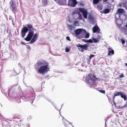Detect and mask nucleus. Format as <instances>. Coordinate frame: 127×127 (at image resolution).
<instances>
[{
	"label": "nucleus",
	"mask_w": 127,
	"mask_h": 127,
	"mask_svg": "<svg viewBox=\"0 0 127 127\" xmlns=\"http://www.w3.org/2000/svg\"><path fill=\"white\" fill-rule=\"evenodd\" d=\"M47 100L50 102L55 107L56 109V107L54 105V104H53V102L51 101V100L50 99H49L48 98H45Z\"/></svg>",
	"instance_id": "bb28decb"
},
{
	"label": "nucleus",
	"mask_w": 127,
	"mask_h": 127,
	"mask_svg": "<svg viewBox=\"0 0 127 127\" xmlns=\"http://www.w3.org/2000/svg\"><path fill=\"white\" fill-rule=\"evenodd\" d=\"M75 33L77 35L81 33L82 34H85L87 32L86 30L83 29H78L75 31Z\"/></svg>",
	"instance_id": "423d86ee"
},
{
	"label": "nucleus",
	"mask_w": 127,
	"mask_h": 127,
	"mask_svg": "<svg viewBox=\"0 0 127 127\" xmlns=\"http://www.w3.org/2000/svg\"><path fill=\"white\" fill-rule=\"evenodd\" d=\"M80 5L81 6H84V4L83 3H82V2L80 3Z\"/></svg>",
	"instance_id": "603ef678"
},
{
	"label": "nucleus",
	"mask_w": 127,
	"mask_h": 127,
	"mask_svg": "<svg viewBox=\"0 0 127 127\" xmlns=\"http://www.w3.org/2000/svg\"><path fill=\"white\" fill-rule=\"evenodd\" d=\"M100 34H98V35L97 36V38L99 40L101 38V36H102V34L101 33H99Z\"/></svg>",
	"instance_id": "473e14b6"
},
{
	"label": "nucleus",
	"mask_w": 127,
	"mask_h": 127,
	"mask_svg": "<svg viewBox=\"0 0 127 127\" xmlns=\"http://www.w3.org/2000/svg\"><path fill=\"white\" fill-rule=\"evenodd\" d=\"M10 8L12 12L15 14L17 9L16 4V1L13 0H11L10 2Z\"/></svg>",
	"instance_id": "20e7f679"
},
{
	"label": "nucleus",
	"mask_w": 127,
	"mask_h": 127,
	"mask_svg": "<svg viewBox=\"0 0 127 127\" xmlns=\"http://www.w3.org/2000/svg\"><path fill=\"white\" fill-rule=\"evenodd\" d=\"M49 64L47 62L44 65L41 66L38 70L37 72L39 74H43L47 73L49 70Z\"/></svg>",
	"instance_id": "f03ea898"
},
{
	"label": "nucleus",
	"mask_w": 127,
	"mask_h": 127,
	"mask_svg": "<svg viewBox=\"0 0 127 127\" xmlns=\"http://www.w3.org/2000/svg\"><path fill=\"white\" fill-rule=\"evenodd\" d=\"M56 1L58 4L60 5H64L65 3V2L64 0H55Z\"/></svg>",
	"instance_id": "a211bd4d"
},
{
	"label": "nucleus",
	"mask_w": 127,
	"mask_h": 127,
	"mask_svg": "<svg viewBox=\"0 0 127 127\" xmlns=\"http://www.w3.org/2000/svg\"><path fill=\"white\" fill-rule=\"evenodd\" d=\"M48 77V75H46L45 76V78H47Z\"/></svg>",
	"instance_id": "680f3d73"
},
{
	"label": "nucleus",
	"mask_w": 127,
	"mask_h": 127,
	"mask_svg": "<svg viewBox=\"0 0 127 127\" xmlns=\"http://www.w3.org/2000/svg\"><path fill=\"white\" fill-rule=\"evenodd\" d=\"M63 104H62V105H61V108H60V109L59 110H58V109H57V108H56V109L57 110H58L59 111H60L61 110V108L63 106Z\"/></svg>",
	"instance_id": "13d9d810"
},
{
	"label": "nucleus",
	"mask_w": 127,
	"mask_h": 127,
	"mask_svg": "<svg viewBox=\"0 0 127 127\" xmlns=\"http://www.w3.org/2000/svg\"><path fill=\"white\" fill-rule=\"evenodd\" d=\"M82 40L84 42H88L87 41L88 40H86V39H82Z\"/></svg>",
	"instance_id": "49530a36"
},
{
	"label": "nucleus",
	"mask_w": 127,
	"mask_h": 127,
	"mask_svg": "<svg viewBox=\"0 0 127 127\" xmlns=\"http://www.w3.org/2000/svg\"><path fill=\"white\" fill-rule=\"evenodd\" d=\"M77 3V2L76 0H69L68 6L72 7H74Z\"/></svg>",
	"instance_id": "9b49d317"
},
{
	"label": "nucleus",
	"mask_w": 127,
	"mask_h": 127,
	"mask_svg": "<svg viewBox=\"0 0 127 127\" xmlns=\"http://www.w3.org/2000/svg\"><path fill=\"white\" fill-rule=\"evenodd\" d=\"M119 76L120 78H122V77H124V76L123 74H122L121 75H119Z\"/></svg>",
	"instance_id": "09e8293b"
},
{
	"label": "nucleus",
	"mask_w": 127,
	"mask_h": 127,
	"mask_svg": "<svg viewBox=\"0 0 127 127\" xmlns=\"http://www.w3.org/2000/svg\"><path fill=\"white\" fill-rule=\"evenodd\" d=\"M97 8L100 10H101L102 8V6L101 5V4L99 3L98 4L97 6Z\"/></svg>",
	"instance_id": "5701e85b"
},
{
	"label": "nucleus",
	"mask_w": 127,
	"mask_h": 127,
	"mask_svg": "<svg viewBox=\"0 0 127 127\" xmlns=\"http://www.w3.org/2000/svg\"><path fill=\"white\" fill-rule=\"evenodd\" d=\"M108 55H112L114 54V51L111 48H108Z\"/></svg>",
	"instance_id": "f3484780"
},
{
	"label": "nucleus",
	"mask_w": 127,
	"mask_h": 127,
	"mask_svg": "<svg viewBox=\"0 0 127 127\" xmlns=\"http://www.w3.org/2000/svg\"><path fill=\"white\" fill-rule=\"evenodd\" d=\"M19 64V65H21V64H20V63H19V64Z\"/></svg>",
	"instance_id": "774afa93"
},
{
	"label": "nucleus",
	"mask_w": 127,
	"mask_h": 127,
	"mask_svg": "<svg viewBox=\"0 0 127 127\" xmlns=\"http://www.w3.org/2000/svg\"><path fill=\"white\" fill-rule=\"evenodd\" d=\"M68 25L69 29L71 30H73L74 29V27L72 26L71 25H69L68 24Z\"/></svg>",
	"instance_id": "c756f323"
},
{
	"label": "nucleus",
	"mask_w": 127,
	"mask_h": 127,
	"mask_svg": "<svg viewBox=\"0 0 127 127\" xmlns=\"http://www.w3.org/2000/svg\"><path fill=\"white\" fill-rule=\"evenodd\" d=\"M85 34V35L84 37V38H87L89 37L90 34L88 32L87 33H86L85 34H83V35L82 36L81 38H83V37L84 35Z\"/></svg>",
	"instance_id": "b1692460"
},
{
	"label": "nucleus",
	"mask_w": 127,
	"mask_h": 127,
	"mask_svg": "<svg viewBox=\"0 0 127 127\" xmlns=\"http://www.w3.org/2000/svg\"><path fill=\"white\" fill-rule=\"evenodd\" d=\"M21 44H23L24 45H25V43H24V42H23V41H22L21 42Z\"/></svg>",
	"instance_id": "bf43d9fd"
},
{
	"label": "nucleus",
	"mask_w": 127,
	"mask_h": 127,
	"mask_svg": "<svg viewBox=\"0 0 127 127\" xmlns=\"http://www.w3.org/2000/svg\"><path fill=\"white\" fill-rule=\"evenodd\" d=\"M29 30L28 28L26 27H24L23 28L21 32V36L22 37H24L26 33Z\"/></svg>",
	"instance_id": "1a4fd4ad"
},
{
	"label": "nucleus",
	"mask_w": 127,
	"mask_h": 127,
	"mask_svg": "<svg viewBox=\"0 0 127 127\" xmlns=\"http://www.w3.org/2000/svg\"><path fill=\"white\" fill-rule=\"evenodd\" d=\"M78 18H79V20H81L82 19V16L80 14H79Z\"/></svg>",
	"instance_id": "58836bf2"
},
{
	"label": "nucleus",
	"mask_w": 127,
	"mask_h": 127,
	"mask_svg": "<svg viewBox=\"0 0 127 127\" xmlns=\"http://www.w3.org/2000/svg\"><path fill=\"white\" fill-rule=\"evenodd\" d=\"M116 12L120 14V13H124L125 12V11L124 9H123L119 8L118 9Z\"/></svg>",
	"instance_id": "4be33fe9"
},
{
	"label": "nucleus",
	"mask_w": 127,
	"mask_h": 127,
	"mask_svg": "<svg viewBox=\"0 0 127 127\" xmlns=\"http://www.w3.org/2000/svg\"><path fill=\"white\" fill-rule=\"evenodd\" d=\"M6 55L8 57V58L10 57L12 55L10 53L7 52L6 53Z\"/></svg>",
	"instance_id": "e433bc0d"
},
{
	"label": "nucleus",
	"mask_w": 127,
	"mask_h": 127,
	"mask_svg": "<svg viewBox=\"0 0 127 127\" xmlns=\"http://www.w3.org/2000/svg\"><path fill=\"white\" fill-rule=\"evenodd\" d=\"M79 11L82 13L83 17L85 19L87 17L88 12L87 10L85 8H80L79 9Z\"/></svg>",
	"instance_id": "6e6552de"
},
{
	"label": "nucleus",
	"mask_w": 127,
	"mask_h": 127,
	"mask_svg": "<svg viewBox=\"0 0 127 127\" xmlns=\"http://www.w3.org/2000/svg\"><path fill=\"white\" fill-rule=\"evenodd\" d=\"M121 92H115L114 93V95L113 96V99L114 100V99L115 96L120 95Z\"/></svg>",
	"instance_id": "aec40b11"
},
{
	"label": "nucleus",
	"mask_w": 127,
	"mask_h": 127,
	"mask_svg": "<svg viewBox=\"0 0 127 127\" xmlns=\"http://www.w3.org/2000/svg\"><path fill=\"white\" fill-rule=\"evenodd\" d=\"M108 8L105 9L102 11L103 13L106 14L109 13L111 9L114 8L113 6L111 5V4H109L107 5Z\"/></svg>",
	"instance_id": "9d476101"
},
{
	"label": "nucleus",
	"mask_w": 127,
	"mask_h": 127,
	"mask_svg": "<svg viewBox=\"0 0 127 127\" xmlns=\"http://www.w3.org/2000/svg\"><path fill=\"white\" fill-rule=\"evenodd\" d=\"M88 19L89 21H90L91 20L94 19V17L91 15H89L88 17Z\"/></svg>",
	"instance_id": "a878e982"
},
{
	"label": "nucleus",
	"mask_w": 127,
	"mask_h": 127,
	"mask_svg": "<svg viewBox=\"0 0 127 127\" xmlns=\"http://www.w3.org/2000/svg\"><path fill=\"white\" fill-rule=\"evenodd\" d=\"M91 39L93 40V42H94L95 43H96L98 41V40L97 39L93 38H92Z\"/></svg>",
	"instance_id": "c85d7f7f"
},
{
	"label": "nucleus",
	"mask_w": 127,
	"mask_h": 127,
	"mask_svg": "<svg viewBox=\"0 0 127 127\" xmlns=\"http://www.w3.org/2000/svg\"><path fill=\"white\" fill-rule=\"evenodd\" d=\"M125 26V27L127 28V24Z\"/></svg>",
	"instance_id": "e2e57ef3"
},
{
	"label": "nucleus",
	"mask_w": 127,
	"mask_h": 127,
	"mask_svg": "<svg viewBox=\"0 0 127 127\" xmlns=\"http://www.w3.org/2000/svg\"><path fill=\"white\" fill-rule=\"evenodd\" d=\"M121 41L122 44L124 45V44L125 43V41L123 39H121Z\"/></svg>",
	"instance_id": "a19ab883"
},
{
	"label": "nucleus",
	"mask_w": 127,
	"mask_h": 127,
	"mask_svg": "<svg viewBox=\"0 0 127 127\" xmlns=\"http://www.w3.org/2000/svg\"><path fill=\"white\" fill-rule=\"evenodd\" d=\"M30 88V89L31 90H32V91H33V88L31 87H29Z\"/></svg>",
	"instance_id": "6e6d98bb"
},
{
	"label": "nucleus",
	"mask_w": 127,
	"mask_h": 127,
	"mask_svg": "<svg viewBox=\"0 0 127 127\" xmlns=\"http://www.w3.org/2000/svg\"><path fill=\"white\" fill-rule=\"evenodd\" d=\"M16 89V88L15 86H13L11 87L10 89V90H8V96L9 97H13L11 95L14 93L13 91H14Z\"/></svg>",
	"instance_id": "ddd939ff"
},
{
	"label": "nucleus",
	"mask_w": 127,
	"mask_h": 127,
	"mask_svg": "<svg viewBox=\"0 0 127 127\" xmlns=\"http://www.w3.org/2000/svg\"><path fill=\"white\" fill-rule=\"evenodd\" d=\"M12 24L13 25V26H14L15 24L14 22L13 21V20H12Z\"/></svg>",
	"instance_id": "4d7b16f0"
},
{
	"label": "nucleus",
	"mask_w": 127,
	"mask_h": 127,
	"mask_svg": "<svg viewBox=\"0 0 127 127\" xmlns=\"http://www.w3.org/2000/svg\"><path fill=\"white\" fill-rule=\"evenodd\" d=\"M47 100L50 102L55 107L56 109V107L54 105V104H53V102L51 101V100L50 99H49L48 98H45Z\"/></svg>",
	"instance_id": "cd10ccee"
},
{
	"label": "nucleus",
	"mask_w": 127,
	"mask_h": 127,
	"mask_svg": "<svg viewBox=\"0 0 127 127\" xmlns=\"http://www.w3.org/2000/svg\"><path fill=\"white\" fill-rule=\"evenodd\" d=\"M92 31L93 33H100V29L99 27L96 25L93 27Z\"/></svg>",
	"instance_id": "f8f14e48"
},
{
	"label": "nucleus",
	"mask_w": 127,
	"mask_h": 127,
	"mask_svg": "<svg viewBox=\"0 0 127 127\" xmlns=\"http://www.w3.org/2000/svg\"><path fill=\"white\" fill-rule=\"evenodd\" d=\"M90 61H91V59H87V63L88 64H89V63H90Z\"/></svg>",
	"instance_id": "de8ad7c7"
},
{
	"label": "nucleus",
	"mask_w": 127,
	"mask_h": 127,
	"mask_svg": "<svg viewBox=\"0 0 127 127\" xmlns=\"http://www.w3.org/2000/svg\"><path fill=\"white\" fill-rule=\"evenodd\" d=\"M18 89L20 91V92H22V91L21 89V88L20 86H19L18 87Z\"/></svg>",
	"instance_id": "a18cd8bd"
},
{
	"label": "nucleus",
	"mask_w": 127,
	"mask_h": 127,
	"mask_svg": "<svg viewBox=\"0 0 127 127\" xmlns=\"http://www.w3.org/2000/svg\"><path fill=\"white\" fill-rule=\"evenodd\" d=\"M120 14L116 12L115 14V16L116 18L115 22L116 23L117 22V20L118 19L120 18Z\"/></svg>",
	"instance_id": "412c9836"
},
{
	"label": "nucleus",
	"mask_w": 127,
	"mask_h": 127,
	"mask_svg": "<svg viewBox=\"0 0 127 127\" xmlns=\"http://www.w3.org/2000/svg\"><path fill=\"white\" fill-rule=\"evenodd\" d=\"M66 39H67V40H68L69 41H71V40H70V37L68 36H67L66 37Z\"/></svg>",
	"instance_id": "c03bdc74"
},
{
	"label": "nucleus",
	"mask_w": 127,
	"mask_h": 127,
	"mask_svg": "<svg viewBox=\"0 0 127 127\" xmlns=\"http://www.w3.org/2000/svg\"><path fill=\"white\" fill-rule=\"evenodd\" d=\"M34 31H29L27 37L24 38V39L27 41H30L33 36Z\"/></svg>",
	"instance_id": "0eeeda50"
},
{
	"label": "nucleus",
	"mask_w": 127,
	"mask_h": 127,
	"mask_svg": "<svg viewBox=\"0 0 127 127\" xmlns=\"http://www.w3.org/2000/svg\"><path fill=\"white\" fill-rule=\"evenodd\" d=\"M78 23V21H76L74 22V25H77Z\"/></svg>",
	"instance_id": "37998d69"
},
{
	"label": "nucleus",
	"mask_w": 127,
	"mask_h": 127,
	"mask_svg": "<svg viewBox=\"0 0 127 127\" xmlns=\"http://www.w3.org/2000/svg\"><path fill=\"white\" fill-rule=\"evenodd\" d=\"M125 65L126 66H127V63H125Z\"/></svg>",
	"instance_id": "0e129e2a"
},
{
	"label": "nucleus",
	"mask_w": 127,
	"mask_h": 127,
	"mask_svg": "<svg viewBox=\"0 0 127 127\" xmlns=\"http://www.w3.org/2000/svg\"><path fill=\"white\" fill-rule=\"evenodd\" d=\"M47 62L44 61L43 60H41L40 61L37 62L36 63V65L38 66H41L45 64Z\"/></svg>",
	"instance_id": "2eb2a0df"
},
{
	"label": "nucleus",
	"mask_w": 127,
	"mask_h": 127,
	"mask_svg": "<svg viewBox=\"0 0 127 127\" xmlns=\"http://www.w3.org/2000/svg\"><path fill=\"white\" fill-rule=\"evenodd\" d=\"M38 34L37 32L33 35V37L29 43L32 44L35 42L37 37Z\"/></svg>",
	"instance_id": "4468645a"
},
{
	"label": "nucleus",
	"mask_w": 127,
	"mask_h": 127,
	"mask_svg": "<svg viewBox=\"0 0 127 127\" xmlns=\"http://www.w3.org/2000/svg\"><path fill=\"white\" fill-rule=\"evenodd\" d=\"M26 26L28 28L29 31H35V29L33 28V26L32 25L28 24Z\"/></svg>",
	"instance_id": "6ab92c4d"
},
{
	"label": "nucleus",
	"mask_w": 127,
	"mask_h": 127,
	"mask_svg": "<svg viewBox=\"0 0 127 127\" xmlns=\"http://www.w3.org/2000/svg\"><path fill=\"white\" fill-rule=\"evenodd\" d=\"M26 47L27 49H30V47L28 45H26Z\"/></svg>",
	"instance_id": "864d4df0"
},
{
	"label": "nucleus",
	"mask_w": 127,
	"mask_h": 127,
	"mask_svg": "<svg viewBox=\"0 0 127 127\" xmlns=\"http://www.w3.org/2000/svg\"><path fill=\"white\" fill-rule=\"evenodd\" d=\"M125 15L127 17V13H126L125 14Z\"/></svg>",
	"instance_id": "052dcab7"
},
{
	"label": "nucleus",
	"mask_w": 127,
	"mask_h": 127,
	"mask_svg": "<svg viewBox=\"0 0 127 127\" xmlns=\"http://www.w3.org/2000/svg\"><path fill=\"white\" fill-rule=\"evenodd\" d=\"M70 51V49L67 47H66L65 49V51L67 52H68Z\"/></svg>",
	"instance_id": "ea45409f"
},
{
	"label": "nucleus",
	"mask_w": 127,
	"mask_h": 127,
	"mask_svg": "<svg viewBox=\"0 0 127 127\" xmlns=\"http://www.w3.org/2000/svg\"><path fill=\"white\" fill-rule=\"evenodd\" d=\"M107 0H103V1L104 2H105L107 1ZM111 1L113 2V0H111Z\"/></svg>",
	"instance_id": "3c124183"
},
{
	"label": "nucleus",
	"mask_w": 127,
	"mask_h": 127,
	"mask_svg": "<svg viewBox=\"0 0 127 127\" xmlns=\"http://www.w3.org/2000/svg\"><path fill=\"white\" fill-rule=\"evenodd\" d=\"M76 46L80 51L83 52H84L83 49L85 50H87L88 49V47L90 46V44L89 43H87L84 45H82L80 44H78Z\"/></svg>",
	"instance_id": "7ed1b4c3"
},
{
	"label": "nucleus",
	"mask_w": 127,
	"mask_h": 127,
	"mask_svg": "<svg viewBox=\"0 0 127 127\" xmlns=\"http://www.w3.org/2000/svg\"><path fill=\"white\" fill-rule=\"evenodd\" d=\"M94 56H95V55H94L92 54H90V56L89 57V59H90L91 60V59Z\"/></svg>",
	"instance_id": "f704fd0d"
},
{
	"label": "nucleus",
	"mask_w": 127,
	"mask_h": 127,
	"mask_svg": "<svg viewBox=\"0 0 127 127\" xmlns=\"http://www.w3.org/2000/svg\"><path fill=\"white\" fill-rule=\"evenodd\" d=\"M97 91H99L100 92L102 93L103 94H105V92L104 90H97Z\"/></svg>",
	"instance_id": "72a5a7b5"
},
{
	"label": "nucleus",
	"mask_w": 127,
	"mask_h": 127,
	"mask_svg": "<svg viewBox=\"0 0 127 127\" xmlns=\"http://www.w3.org/2000/svg\"><path fill=\"white\" fill-rule=\"evenodd\" d=\"M99 0H93V4H96L99 2Z\"/></svg>",
	"instance_id": "7c9ffc66"
},
{
	"label": "nucleus",
	"mask_w": 127,
	"mask_h": 127,
	"mask_svg": "<svg viewBox=\"0 0 127 127\" xmlns=\"http://www.w3.org/2000/svg\"><path fill=\"white\" fill-rule=\"evenodd\" d=\"M29 98V99H28V101L30 100V102L32 104L33 101L35 98V94H33L31 95Z\"/></svg>",
	"instance_id": "dca6fc26"
},
{
	"label": "nucleus",
	"mask_w": 127,
	"mask_h": 127,
	"mask_svg": "<svg viewBox=\"0 0 127 127\" xmlns=\"http://www.w3.org/2000/svg\"><path fill=\"white\" fill-rule=\"evenodd\" d=\"M90 21V22L91 24H94L95 23V20L94 19L91 20Z\"/></svg>",
	"instance_id": "2f4dec72"
},
{
	"label": "nucleus",
	"mask_w": 127,
	"mask_h": 127,
	"mask_svg": "<svg viewBox=\"0 0 127 127\" xmlns=\"http://www.w3.org/2000/svg\"><path fill=\"white\" fill-rule=\"evenodd\" d=\"M113 104L114 105H116V103L115 102H114V100L113 99Z\"/></svg>",
	"instance_id": "5fc2aeb1"
},
{
	"label": "nucleus",
	"mask_w": 127,
	"mask_h": 127,
	"mask_svg": "<svg viewBox=\"0 0 127 127\" xmlns=\"http://www.w3.org/2000/svg\"><path fill=\"white\" fill-rule=\"evenodd\" d=\"M23 70H24V73H25V71H25V68H24V69Z\"/></svg>",
	"instance_id": "69168bd1"
},
{
	"label": "nucleus",
	"mask_w": 127,
	"mask_h": 127,
	"mask_svg": "<svg viewBox=\"0 0 127 127\" xmlns=\"http://www.w3.org/2000/svg\"><path fill=\"white\" fill-rule=\"evenodd\" d=\"M121 96V97H122V98H123L124 99V100L125 101L127 100L125 104L123 106H119V107H118V108H119V109H121L123 108L124 107H126L127 108V96L126 95L125 93H124L122 92L120 95Z\"/></svg>",
	"instance_id": "39448f33"
},
{
	"label": "nucleus",
	"mask_w": 127,
	"mask_h": 127,
	"mask_svg": "<svg viewBox=\"0 0 127 127\" xmlns=\"http://www.w3.org/2000/svg\"><path fill=\"white\" fill-rule=\"evenodd\" d=\"M42 3L44 6L48 4L47 0H42Z\"/></svg>",
	"instance_id": "393cba45"
},
{
	"label": "nucleus",
	"mask_w": 127,
	"mask_h": 127,
	"mask_svg": "<svg viewBox=\"0 0 127 127\" xmlns=\"http://www.w3.org/2000/svg\"><path fill=\"white\" fill-rule=\"evenodd\" d=\"M8 35L9 37H11L12 36V35L11 33L10 30H9V32H8Z\"/></svg>",
	"instance_id": "79ce46f5"
},
{
	"label": "nucleus",
	"mask_w": 127,
	"mask_h": 127,
	"mask_svg": "<svg viewBox=\"0 0 127 127\" xmlns=\"http://www.w3.org/2000/svg\"><path fill=\"white\" fill-rule=\"evenodd\" d=\"M24 97H22V99H25L24 98Z\"/></svg>",
	"instance_id": "338daca9"
},
{
	"label": "nucleus",
	"mask_w": 127,
	"mask_h": 127,
	"mask_svg": "<svg viewBox=\"0 0 127 127\" xmlns=\"http://www.w3.org/2000/svg\"><path fill=\"white\" fill-rule=\"evenodd\" d=\"M63 123L65 127H67L68 125L67 124H65L64 122H63Z\"/></svg>",
	"instance_id": "8fccbe9b"
},
{
	"label": "nucleus",
	"mask_w": 127,
	"mask_h": 127,
	"mask_svg": "<svg viewBox=\"0 0 127 127\" xmlns=\"http://www.w3.org/2000/svg\"><path fill=\"white\" fill-rule=\"evenodd\" d=\"M85 80L87 84L91 86L90 88H92V86H91L96 85L97 82L99 81V79L96 77L94 74L90 73L86 76Z\"/></svg>",
	"instance_id": "f257e3e1"
},
{
	"label": "nucleus",
	"mask_w": 127,
	"mask_h": 127,
	"mask_svg": "<svg viewBox=\"0 0 127 127\" xmlns=\"http://www.w3.org/2000/svg\"><path fill=\"white\" fill-rule=\"evenodd\" d=\"M109 118H108V117H106V118L104 120V121H105V127L106 126V122L108 120V119Z\"/></svg>",
	"instance_id": "c9c22d12"
},
{
	"label": "nucleus",
	"mask_w": 127,
	"mask_h": 127,
	"mask_svg": "<svg viewBox=\"0 0 127 127\" xmlns=\"http://www.w3.org/2000/svg\"><path fill=\"white\" fill-rule=\"evenodd\" d=\"M87 41L88 42L91 43H93V40L92 39H90Z\"/></svg>",
	"instance_id": "4c0bfd02"
}]
</instances>
